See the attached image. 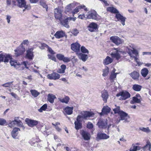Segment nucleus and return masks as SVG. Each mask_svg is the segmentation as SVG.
<instances>
[{
    "label": "nucleus",
    "mask_w": 151,
    "mask_h": 151,
    "mask_svg": "<svg viewBox=\"0 0 151 151\" xmlns=\"http://www.w3.org/2000/svg\"><path fill=\"white\" fill-rule=\"evenodd\" d=\"M81 134L84 139L85 140H88L90 138V135L88 132L84 131H81Z\"/></svg>",
    "instance_id": "21"
},
{
    "label": "nucleus",
    "mask_w": 151,
    "mask_h": 151,
    "mask_svg": "<svg viewBox=\"0 0 151 151\" xmlns=\"http://www.w3.org/2000/svg\"><path fill=\"white\" fill-rule=\"evenodd\" d=\"M111 109L108 106H104L102 110V112L99 113H108L110 112Z\"/></svg>",
    "instance_id": "35"
},
{
    "label": "nucleus",
    "mask_w": 151,
    "mask_h": 151,
    "mask_svg": "<svg viewBox=\"0 0 151 151\" xmlns=\"http://www.w3.org/2000/svg\"><path fill=\"white\" fill-rule=\"evenodd\" d=\"M142 86L137 84H134L133 85L132 89L136 91H139L141 89Z\"/></svg>",
    "instance_id": "38"
},
{
    "label": "nucleus",
    "mask_w": 151,
    "mask_h": 151,
    "mask_svg": "<svg viewBox=\"0 0 151 151\" xmlns=\"http://www.w3.org/2000/svg\"><path fill=\"white\" fill-rule=\"evenodd\" d=\"M40 4L43 7L45 8H47V6L46 4V3L44 2L43 1H40Z\"/></svg>",
    "instance_id": "58"
},
{
    "label": "nucleus",
    "mask_w": 151,
    "mask_h": 151,
    "mask_svg": "<svg viewBox=\"0 0 151 151\" xmlns=\"http://www.w3.org/2000/svg\"><path fill=\"white\" fill-rule=\"evenodd\" d=\"M81 51L83 53H88V51L84 46H82L81 47Z\"/></svg>",
    "instance_id": "52"
},
{
    "label": "nucleus",
    "mask_w": 151,
    "mask_h": 151,
    "mask_svg": "<svg viewBox=\"0 0 151 151\" xmlns=\"http://www.w3.org/2000/svg\"><path fill=\"white\" fill-rule=\"evenodd\" d=\"M113 111H114V113H126L120 110V107L116 106V108L113 109Z\"/></svg>",
    "instance_id": "39"
},
{
    "label": "nucleus",
    "mask_w": 151,
    "mask_h": 151,
    "mask_svg": "<svg viewBox=\"0 0 151 151\" xmlns=\"http://www.w3.org/2000/svg\"><path fill=\"white\" fill-rule=\"evenodd\" d=\"M70 60V59L69 57H65L64 56L63 61L65 63H68Z\"/></svg>",
    "instance_id": "54"
},
{
    "label": "nucleus",
    "mask_w": 151,
    "mask_h": 151,
    "mask_svg": "<svg viewBox=\"0 0 151 151\" xmlns=\"http://www.w3.org/2000/svg\"><path fill=\"white\" fill-rule=\"evenodd\" d=\"M54 16L55 18L60 20L62 17V11L59 8H56L54 9Z\"/></svg>",
    "instance_id": "6"
},
{
    "label": "nucleus",
    "mask_w": 151,
    "mask_h": 151,
    "mask_svg": "<svg viewBox=\"0 0 151 151\" xmlns=\"http://www.w3.org/2000/svg\"><path fill=\"white\" fill-rule=\"evenodd\" d=\"M16 1L17 3V6L19 7L25 8V9H23V11L28 7L26 5V2L24 0H16Z\"/></svg>",
    "instance_id": "11"
},
{
    "label": "nucleus",
    "mask_w": 151,
    "mask_h": 151,
    "mask_svg": "<svg viewBox=\"0 0 151 151\" xmlns=\"http://www.w3.org/2000/svg\"><path fill=\"white\" fill-rule=\"evenodd\" d=\"M32 51V49H28L27 51V53L26 56L27 58L29 59H32L33 57Z\"/></svg>",
    "instance_id": "25"
},
{
    "label": "nucleus",
    "mask_w": 151,
    "mask_h": 151,
    "mask_svg": "<svg viewBox=\"0 0 151 151\" xmlns=\"http://www.w3.org/2000/svg\"><path fill=\"white\" fill-rule=\"evenodd\" d=\"M133 101L134 102L139 103H140V99H138L137 97H133Z\"/></svg>",
    "instance_id": "55"
},
{
    "label": "nucleus",
    "mask_w": 151,
    "mask_h": 151,
    "mask_svg": "<svg viewBox=\"0 0 151 151\" xmlns=\"http://www.w3.org/2000/svg\"><path fill=\"white\" fill-rule=\"evenodd\" d=\"M109 95L108 92L106 91H104L101 93V96L103 101L106 103L108 98Z\"/></svg>",
    "instance_id": "24"
},
{
    "label": "nucleus",
    "mask_w": 151,
    "mask_h": 151,
    "mask_svg": "<svg viewBox=\"0 0 151 151\" xmlns=\"http://www.w3.org/2000/svg\"><path fill=\"white\" fill-rule=\"evenodd\" d=\"M87 127L89 129H92L93 127V124L92 123L89 122L87 124Z\"/></svg>",
    "instance_id": "60"
},
{
    "label": "nucleus",
    "mask_w": 151,
    "mask_h": 151,
    "mask_svg": "<svg viewBox=\"0 0 151 151\" xmlns=\"http://www.w3.org/2000/svg\"><path fill=\"white\" fill-rule=\"evenodd\" d=\"M151 143L150 142H147L146 145L143 147L144 151H151Z\"/></svg>",
    "instance_id": "30"
},
{
    "label": "nucleus",
    "mask_w": 151,
    "mask_h": 151,
    "mask_svg": "<svg viewBox=\"0 0 151 151\" xmlns=\"http://www.w3.org/2000/svg\"><path fill=\"white\" fill-rule=\"evenodd\" d=\"M25 121L28 125L31 127H32L37 125L38 123L37 121L28 118L26 119Z\"/></svg>",
    "instance_id": "8"
},
{
    "label": "nucleus",
    "mask_w": 151,
    "mask_h": 151,
    "mask_svg": "<svg viewBox=\"0 0 151 151\" xmlns=\"http://www.w3.org/2000/svg\"><path fill=\"white\" fill-rule=\"evenodd\" d=\"M84 8V10L85 11L87 10V8H85V6L83 5H80L78 7H76L73 10V14L76 13L78 12L80 9H81Z\"/></svg>",
    "instance_id": "28"
},
{
    "label": "nucleus",
    "mask_w": 151,
    "mask_h": 151,
    "mask_svg": "<svg viewBox=\"0 0 151 151\" xmlns=\"http://www.w3.org/2000/svg\"><path fill=\"white\" fill-rule=\"evenodd\" d=\"M30 91L32 96L35 97H37L40 94L39 92L35 90H31Z\"/></svg>",
    "instance_id": "41"
},
{
    "label": "nucleus",
    "mask_w": 151,
    "mask_h": 151,
    "mask_svg": "<svg viewBox=\"0 0 151 151\" xmlns=\"http://www.w3.org/2000/svg\"><path fill=\"white\" fill-rule=\"evenodd\" d=\"M116 74L117 73H115L114 72L112 73L110 77V79L111 80L115 79L116 77Z\"/></svg>",
    "instance_id": "51"
},
{
    "label": "nucleus",
    "mask_w": 151,
    "mask_h": 151,
    "mask_svg": "<svg viewBox=\"0 0 151 151\" xmlns=\"http://www.w3.org/2000/svg\"><path fill=\"white\" fill-rule=\"evenodd\" d=\"M107 119H103L101 118L99 120L97 123V124L99 127L101 128H105L107 127Z\"/></svg>",
    "instance_id": "5"
},
{
    "label": "nucleus",
    "mask_w": 151,
    "mask_h": 151,
    "mask_svg": "<svg viewBox=\"0 0 151 151\" xmlns=\"http://www.w3.org/2000/svg\"><path fill=\"white\" fill-rule=\"evenodd\" d=\"M10 63L12 66H14L15 68L18 65L17 62L14 60H11Z\"/></svg>",
    "instance_id": "47"
},
{
    "label": "nucleus",
    "mask_w": 151,
    "mask_h": 151,
    "mask_svg": "<svg viewBox=\"0 0 151 151\" xmlns=\"http://www.w3.org/2000/svg\"><path fill=\"white\" fill-rule=\"evenodd\" d=\"M11 18V17L9 15H6V19L7 21V23L9 24L10 21V19Z\"/></svg>",
    "instance_id": "63"
},
{
    "label": "nucleus",
    "mask_w": 151,
    "mask_h": 151,
    "mask_svg": "<svg viewBox=\"0 0 151 151\" xmlns=\"http://www.w3.org/2000/svg\"><path fill=\"white\" fill-rule=\"evenodd\" d=\"M129 74L134 80H138L139 77V73L137 71H134L131 73H129Z\"/></svg>",
    "instance_id": "18"
},
{
    "label": "nucleus",
    "mask_w": 151,
    "mask_h": 151,
    "mask_svg": "<svg viewBox=\"0 0 151 151\" xmlns=\"http://www.w3.org/2000/svg\"><path fill=\"white\" fill-rule=\"evenodd\" d=\"M85 115L83 116H81L78 115L76 121L75 122V128L76 129L78 130L80 129L82 127L81 124V122L82 119L84 118L85 119H87L92 114H85Z\"/></svg>",
    "instance_id": "1"
},
{
    "label": "nucleus",
    "mask_w": 151,
    "mask_h": 151,
    "mask_svg": "<svg viewBox=\"0 0 151 151\" xmlns=\"http://www.w3.org/2000/svg\"><path fill=\"white\" fill-rule=\"evenodd\" d=\"M113 61L112 59L109 56H107L104 60L103 63L105 65H107L111 63Z\"/></svg>",
    "instance_id": "26"
},
{
    "label": "nucleus",
    "mask_w": 151,
    "mask_h": 151,
    "mask_svg": "<svg viewBox=\"0 0 151 151\" xmlns=\"http://www.w3.org/2000/svg\"><path fill=\"white\" fill-rule=\"evenodd\" d=\"M73 108V106L69 107L67 106L64 109L63 111L66 113H72Z\"/></svg>",
    "instance_id": "32"
},
{
    "label": "nucleus",
    "mask_w": 151,
    "mask_h": 151,
    "mask_svg": "<svg viewBox=\"0 0 151 151\" xmlns=\"http://www.w3.org/2000/svg\"><path fill=\"white\" fill-rule=\"evenodd\" d=\"M47 105L46 104H45L43 105L40 109H38L39 111L40 112H42V110H45L47 108Z\"/></svg>",
    "instance_id": "48"
},
{
    "label": "nucleus",
    "mask_w": 151,
    "mask_h": 151,
    "mask_svg": "<svg viewBox=\"0 0 151 151\" xmlns=\"http://www.w3.org/2000/svg\"><path fill=\"white\" fill-rule=\"evenodd\" d=\"M140 149L141 147H139L135 146L134 144H133L129 149V151H137L139 150Z\"/></svg>",
    "instance_id": "37"
},
{
    "label": "nucleus",
    "mask_w": 151,
    "mask_h": 151,
    "mask_svg": "<svg viewBox=\"0 0 151 151\" xmlns=\"http://www.w3.org/2000/svg\"><path fill=\"white\" fill-rule=\"evenodd\" d=\"M121 119L124 120L126 122H129L130 121V117L128 114H120Z\"/></svg>",
    "instance_id": "20"
},
{
    "label": "nucleus",
    "mask_w": 151,
    "mask_h": 151,
    "mask_svg": "<svg viewBox=\"0 0 151 151\" xmlns=\"http://www.w3.org/2000/svg\"><path fill=\"white\" fill-rule=\"evenodd\" d=\"M139 129L143 132L147 133H149L150 132V130L148 127H147L146 128L141 127L139 128Z\"/></svg>",
    "instance_id": "43"
},
{
    "label": "nucleus",
    "mask_w": 151,
    "mask_h": 151,
    "mask_svg": "<svg viewBox=\"0 0 151 151\" xmlns=\"http://www.w3.org/2000/svg\"><path fill=\"white\" fill-rule=\"evenodd\" d=\"M16 125H17V124H16V122L14 120V121H10L8 124L9 126L11 128L14 127Z\"/></svg>",
    "instance_id": "46"
},
{
    "label": "nucleus",
    "mask_w": 151,
    "mask_h": 151,
    "mask_svg": "<svg viewBox=\"0 0 151 151\" xmlns=\"http://www.w3.org/2000/svg\"><path fill=\"white\" fill-rule=\"evenodd\" d=\"M87 17L88 19H92L95 20H98L97 17L98 14L95 11L93 12L89 11L86 14Z\"/></svg>",
    "instance_id": "7"
},
{
    "label": "nucleus",
    "mask_w": 151,
    "mask_h": 151,
    "mask_svg": "<svg viewBox=\"0 0 151 151\" xmlns=\"http://www.w3.org/2000/svg\"><path fill=\"white\" fill-rule=\"evenodd\" d=\"M48 46L45 43H43L41 44V45L40 46V49H43L45 47L47 48Z\"/></svg>",
    "instance_id": "59"
},
{
    "label": "nucleus",
    "mask_w": 151,
    "mask_h": 151,
    "mask_svg": "<svg viewBox=\"0 0 151 151\" xmlns=\"http://www.w3.org/2000/svg\"><path fill=\"white\" fill-rule=\"evenodd\" d=\"M56 98L55 96L52 94H49L47 96V100L50 103L54 102V99Z\"/></svg>",
    "instance_id": "27"
},
{
    "label": "nucleus",
    "mask_w": 151,
    "mask_h": 151,
    "mask_svg": "<svg viewBox=\"0 0 151 151\" xmlns=\"http://www.w3.org/2000/svg\"><path fill=\"white\" fill-rule=\"evenodd\" d=\"M110 40L112 42L116 45H118L122 43V40L121 39L117 36H112L110 38Z\"/></svg>",
    "instance_id": "9"
},
{
    "label": "nucleus",
    "mask_w": 151,
    "mask_h": 151,
    "mask_svg": "<svg viewBox=\"0 0 151 151\" xmlns=\"http://www.w3.org/2000/svg\"><path fill=\"white\" fill-rule=\"evenodd\" d=\"M114 51L111 53V55L112 58H116L118 60L120 57L119 52L121 51L118 48H114Z\"/></svg>",
    "instance_id": "10"
},
{
    "label": "nucleus",
    "mask_w": 151,
    "mask_h": 151,
    "mask_svg": "<svg viewBox=\"0 0 151 151\" xmlns=\"http://www.w3.org/2000/svg\"><path fill=\"white\" fill-rule=\"evenodd\" d=\"M47 77L48 78L50 79L56 80L60 78V76L58 74L54 73L48 75Z\"/></svg>",
    "instance_id": "16"
},
{
    "label": "nucleus",
    "mask_w": 151,
    "mask_h": 151,
    "mask_svg": "<svg viewBox=\"0 0 151 151\" xmlns=\"http://www.w3.org/2000/svg\"><path fill=\"white\" fill-rule=\"evenodd\" d=\"M23 63L24 66L27 69H28L29 68V65H28V63L27 61H25L23 62Z\"/></svg>",
    "instance_id": "61"
},
{
    "label": "nucleus",
    "mask_w": 151,
    "mask_h": 151,
    "mask_svg": "<svg viewBox=\"0 0 151 151\" xmlns=\"http://www.w3.org/2000/svg\"><path fill=\"white\" fill-rule=\"evenodd\" d=\"M6 121L3 119H0V125H4L6 124Z\"/></svg>",
    "instance_id": "53"
},
{
    "label": "nucleus",
    "mask_w": 151,
    "mask_h": 151,
    "mask_svg": "<svg viewBox=\"0 0 151 151\" xmlns=\"http://www.w3.org/2000/svg\"><path fill=\"white\" fill-rule=\"evenodd\" d=\"M11 58V56L9 54L2 53L0 51V63L2 61L8 62Z\"/></svg>",
    "instance_id": "2"
},
{
    "label": "nucleus",
    "mask_w": 151,
    "mask_h": 151,
    "mask_svg": "<svg viewBox=\"0 0 151 151\" xmlns=\"http://www.w3.org/2000/svg\"><path fill=\"white\" fill-rule=\"evenodd\" d=\"M75 4L74 3H71L67 5L65 7V9L67 11H70L72 8L73 7Z\"/></svg>",
    "instance_id": "44"
},
{
    "label": "nucleus",
    "mask_w": 151,
    "mask_h": 151,
    "mask_svg": "<svg viewBox=\"0 0 151 151\" xmlns=\"http://www.w3.org/2000/svg\"><path fill=\"white\" fill-rule=\"evenodd\" d=\"M25 51L24 47L22 44H20L19 46L14 50L15 55L16 57H18L20 55L22 54Z\"/></svg>",
    "instance_id": "4"
},
{
    "label": "nucleus",
    "mask_w": 151,
    "mask_h": 151,
    "mask_svg": "<svg viewBox=\"0 0 151 151\" xmlns=\"http://www.w3.org/2000/svg\"><path fill=\"white\" fill-rule=\"evenodd\" d=\"M71 33H72L74 36H76L79 33L78 30H77L76 29H73V30L71 31Z\"/></svg>",
    "instance_id": "49"
},
{
    "label": "nucleus",
    "mask_w": 151,
    "mask_h": 151,
    "mask_svg": "<svg viewBox=\"0 0 151 151\" xmlns=\"http://www.w3.org/2000/svg\"><path fill=\"white\" fill-rule=\"evenodd\" d=\"M78 56L79 58L83 62L86 61L88 58V56L87 55L82 53H79L78 55Z\"/></svg>",
    "instance_id": "31"
},
{
    "label": "nucleus",
    "mask_w": 151,
    "mask_h": 151,
    "mask_svg": "<svg viewBox=\"0 0 151 151\" xmlns=\"http://www.w3.org/2000/svg\"><path fill=\"white\" fill-rule=\"evenodd\" d=\"M29 43V42L28 40H24L21 44L23 45V44L27 45Z\"/></svg>",
    "instance_id": "62"
},
{
    "label": "nucleus",
    "mask_w": 151,
    "mask_h": 151,
    "mask_svg": "<svg viewBox=\"0 0 151 151\" xmlns=\"http://www.w3.org/2000/svg\"><path fill=\"white\" fill-rule=\"evenodd\" d=\"M54 36L58 39L60 38L66 36L65 32L63 30L57 31L54 34Z\"/></svg>",
    "instance_id": "12"
},
{
    "label": "nucleus",
    "mask_w": 151,
    "mask_h": 151,
    "mask_svg": "<svg viewBox=\"0 0 151 151\" xmlns=\"http://www.w3.org/2000/svg\"><path fill=\"white\" fill-rule=\"evenodd\" d=\"M109 137V136L104 133L99 132L97 134V138L99 139H107Z\"/></svg>",
    "instance_id": "19"
},
{
    "label": "nucleus",
    "mask_w": 151,
    "mask_h": 151,
    "mask_svg": "<svg viewBox=\"0 0 151 151\" xmlns=\"http://www.w3.org/2000/svg\"><path fill=\"white\" fill-rule=\"evenodd\" d=\"M137 56H134V57H133L132 58H131L132 59L133 58H134L135 60L136 61V62L139 65H142V63L140 62H139L138 61V58L137 57Z\"/></svg>",
    "instance_id": "56"
},
{
    "label": "nucleus",
    "mask_w": 151,
    "mask_h": 151,
    "mask_svg": "<svg viewBox=\"0 0 151 151\" xmlns=\"http://www.w3.org/2000/svg\"><path fill=\"white\" fill-rule=\"evenodd\" d=\"M58 100L62 102L67 104L69 100V98L68 96H66L64 98L61 99L58 98Z\"/></svg>",
    "instance_id": "36"
},
{
    "label": "nucleus",
    "mask_w": 151,
    "mask_h": 151,
    "mask_svg": "<svg viewBox=\"0 0 151 151\" xmlns=\"http://www.w3.org/2000/svg\"><path fill=\"white\" fill-rule=\"evenodd\" d=\"M132 50L128 49L129 52L128 53L131 58L134 56H137L138 55V52L137 50L132 48Z\"/></svg>",
    "instance_id": "14"
},
{
    "label": "nucleus",
    "mask_w": 151,
    "mask_h": 151,
    "mask_svg": "<svg viewBox=\"0 0 151 151\" xmlns=\"http://www.w3.org/2000/svg\"><path fill=\"white\" fill-rule=\"evenodd\" d=\"M109 69L107 67H106L103 70V73L102 76L105 77L107 76L109 73Z\"/></svg>",
    "instance_id": "42"
},
{
    "label": "nucleus",
    "mask_w": 151,
    "mask_h": 151,
    "mask_svg": "<svg viewBox=\"0 0 151 151\" xmlns=\"http://www.w3.org/2000/svg\"><path fill=\"white\" fill-rule=\"evenodd\" d=\"M120 96H121V98L122 100H126L130 97V95L128 92L126 91H124L120 92L116 94L117 97Z\"/></svg>",
    "instance_id": "3"
},
{
    "label": "nucleus",
    "mask_w": 151,
    "mask_h": 151,
    "mask_svg": "<svg viewBox=\"0 0 151 151\" xmlns=\"http://www.w3.org/2000/svg\"><path fill=\"white\" fill-rule=\"evenodd\" d=\"M116 17L118 20L121 21V23L123 26L125 25V21L126 19L125 17H124L120 14L118 13L116 14Z\"/></svg>",
    "instance_id": "17"
},
{
    "label": "nucleus",
    "mask_w": 151,
    "mask_h": 151,
    "mask_svg": "<svg viewBox=\"0 0 151 151\" xmlns=\"http://www.w3.org/2000/svg\"><path fill=\"white\" fill-rule=\"evenodd\" d=\"M66 66L64 64L60 66V68L58 71V72L60 73H63L65 72V70L66 69Z\"/></svg>",
    "instance_id": "34"
},
{
    "label": "nucleus",
    "mask_w": 151,
    "mask_h": 151,
    "mask_svg": "<svg viewBox=\"0 0 151 151\" xmlns=\"http://www.w3.org/2000/svg\"><path fill=\"white\" fill-rule=\"evenodd\" d=\"M149 73L148 70L146 68L142 69L141 71V74L144 77H146Z\"/></svg>",
    "instance_id": "33"
},
{
    "label": "nucleus",
    "mask_w": 151,
    "mask_h": 151,
    "mask_svg": "<svg viewBox=\"0 0 151 151\" xmlns=\"http://www.w3.org/2000/svg\"><path fill=\"white\" fill-rule=\"evenodd\" d=\"M13 82L14 81H13L10 82H9L2 84L1 86L4 87H9L12 85Z\"/></svg>",
    "instance_id": "45"
},
{
    "label": "nucleus",
    "mask_w": 151,
    "mask_h": 151,
    "mask_svg": "<svg viewBox=\"0 0 151 151\" xmlns=\"http://www.w3.org/2000/svg\"><path fill=\"white\" fill-rule=\"evenodd\" d=\"M80 45L77 43H74L71 45V49L76 52H78L80 50Z\"/></svg>",
    "instance_id": "13"
},
{
    "label": "nucleus",
    "mask_w": 151,
    "mask_h": 151,
    "mask_svg": "<svg viewBox=\"0 0 151 151\" xmlns=\"http://www.w3.org/2000/svg\"><path fill=\"white\" fill-rule=\"evenodd\" d=\"M64 55L61 54H58L56 55V57L57 58L60 60H63Z\"/></svg>",
    "instance_id": "50"
},
{
    "label": "nucleus",
    "mask_w": 151,
    "mask_h": 151,
    "mask_svg": "<svg viewBox=\"0 0 151 151\" xmlns=\"http://www.w3.org/2000/svg\"><path fill=\"white\" fill-rule=\"evenodd\" d=\"M14 120L16 122V123L17 124V126L20 127H22L23 129H24V127H23L22 122L19 120V117H16L15 118Z\"/></svg>",
    "instance_id": "29"
},
{
    "label": "nucleus",
    "mask_w": 151,
    "mask_h": 151,
    "mask_svg": "<svg viewBox=\"0 0 151 151\" xmlns=\"http://www.w3.org/2000/svg\"><path fill=\"white\" fill-rule=\"evenodd\" d=\"M48 58L50 59H51V60H53L55 62L56 61V58L55 57L51 55H48Z\"/></svg>",
    "instance_id": "57"
},
{
    "label": "nucleus",
    "mask_w": 151,
    "mask_h": 151,
    "mask_svg": "<svg viewBox=\"0 0 151 151\" xmlns=\"http://www.w3.org/2000/svg\"><path fill=\"white\" fill-rule=\"evenodd\" d=\"M72 60L73 63H74L77 62L78 61V59L77 58H76V57L74 56L72 58Z\"/></svg>",
    "instance_id": "64"
},
{
    "label": "nucleus",
    "mask_w": 151,
    "mask_h": 151,
    "mask_svg": "<svg viewBox=\"0 0 151 151\" xmlns=\"http://www.w3.org/2000/svg\"><path fill=\"white\" fill-rule=\"evenodd\" d=\"M20 129L18 128H14L12 131L11 135L12 137L14 139H15L16 137L18 134V131H20Z\"/></svg>",
    "instance_id": "23"
},
{
    "label": "nucleus",
    "mask_w": 151,
    "mask_h": 151,
    "mask_svg": "<svg viewBox=\"0 0 151 151\" xmlns=\"http://www.w3.org/2000/svg\"><path fill=\"white\" fill-rule=\"evenodd\" d=\"M108 11L110 12H111L117 13H119L118 11L115 8L112 7H109L107 8Z\"/></svg>",
    "instance_id": "40"
},
{
    "label": "nucleus",
    "mask_w": 151,
    "mask_h": 151,
    "mask_svg": "<svg viewBox=\"0 0 151 151\" xmlns=\"http://www.w3.org/2000/svg\"><path fill=\"white\" fill-rule=\"evenodd\" d=\"M69 19H72V17H69L66 18V19L63 20V21L62 20V19L60 20V23L62 25L65 27L67 28H68L69 27V26L68 24V21L69 20Z\"/></svg>",
    "instance_id": "22"
},
{
    "label": "nucleus",
    "mask_w": 151,
    "mask_h": 151,
    "mask_svg": "<svg viewBox=\"0 0 151 151\" xmlns=\"http://www.w3.org/2000/svg\"><path fill=\"white\" fill-rule=\"evenodd\" d=\"M98 25L92 22L88 26V30L90 32H93L96 29Z\"/></svg>",
    "instance_id": "15"
}]
</instances>
